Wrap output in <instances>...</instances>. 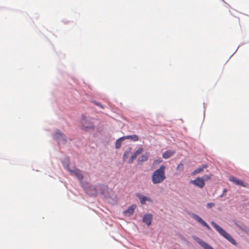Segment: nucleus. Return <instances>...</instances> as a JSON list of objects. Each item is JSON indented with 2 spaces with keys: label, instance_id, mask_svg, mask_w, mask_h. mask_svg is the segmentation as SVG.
<instances>
[{
  "label": "nucleus",
  "instance_id": "423d86ee",
  "mask_svg": "<svg viewBox=\"0 0 249 249\" xmlns=\"http://www.w3.org/2000/svg\"><path fill=\"white\" fill-rule=\"evenodd\" d=\"M192 217L195 219L197 222L200 223L202 225L205 227L209 230H211L210 227L208 224L205 222L200 217L196 214H192Z\"/></svg>",
  "mask_w": 249,
  "mask_h": 249
},
{
  "label": "nucleus",
  "instance_id": "c85d7f7f",
  "mask_svg": "<svg viewBox=\"0 0 249 249\" xmlns=\"http://www.w3.org/2000/svg\"><path fill=\"white\" fill-rule=\"evenodd\" d=\"M98 106L100 107H101L102 108H104V107H103V106L100 104V103H96V104Z\"/></svg>",
  "mask_w": 249,
  "mask_h": 249
},
{
  "label": "nucleus",
  "instance_id": "5701e85b",
  "mask_svg": "<svg viewBox=\"0 0 249 249\" xmlns=\"http://www.w3.org/2000/svg\"><path fill=\"white\" fill-rule=\"evenodd\" d=\"M143 150L142 147L139 148L134 153L137 156L139 154H141Z\"/></svg>",
  "mask_w": 249,
  "mask_h": 249
},
{
  "label": "nucleus",
  "instance_id": "393cba45",
  "mask_svg": "<svg viewBox=\"0 0 249 249\" xmlns=\"http://www.w3.org/2000/svg\"><path fill=\"white\" fill-rule=\"evenodd\" d=\"M177 169L178 170H179V171H182L183 169H184V165L183 163H179L177 167Z\"/></svg>",
  "mask_w": 249,
  "mask_h": 249
},
{
  "label": "nucleus",
  "instance_id": "f8f14e48",
  "mask_svg": "<svg viewBox=\"0 0 249 249\" xmlns=\"http://www.w3.org/2000/svg\"><path fill=\"white\" fill-rule=\"evenodd\" d=\"M136 205H135V204L132 205L131 206H129L125 211L124 212V214L127 216H130V215H132L135 209H136Z\"/></svg>",
  "mask_w": 249,
  "mask_h": 249
},
{
  "label": "nucleus",
  "instance_id": "4468645a",
  "mask_svg": "<svg viewBox=\"0 0 249 249\" xmlns=\"http://www.w3.org/2000/svg\"><path fill=\"white\" fill-rule=\"evenodd\" d=\"M99 189L101 191V193L103 195H105L108 190V187L107 185L104 184H100L98 186Z\"/></svg>",
  "mask_w": 249,
  "mask_h": 249
},
{
  "label": "nucleus",
  "instance_id": "f257e3e1",
  "mask_svg": "<svg viewBox=\"0 0 249 249\" xmlns=\"http://www.w3.org/2000/svg\"><path fill=\"white\" fill-rule=\"evenodd\" d=\"M165 166L161 165L160 168L156 170L151 176L152 183L154 184L162 183L166 178Z\"/></svg>",
  "mask_w": 249,
  "mask_h": 249
},
{
  "label": "nucleus",
  "instance_id": "7ed1b4c3",
  "mask_svg": "<svg viewBox=\"0 0 249 249\" xmlns=\"http://www.w3.org/2000/svg\"><path fill=\"white\" fill-rule=\"evenodd\" d=\"M81 129L85 131H89L94 129V125L92 122L86 116H83L81 120Z\"/></svg>",
  "mask_w": 249,
  "mask_h": 249
},
{
  "label": "nucleus",
  "instance_id": "20e7f679",
  "mask_svg": "<svg viewBox=\"0 0 249 249\" xmlns=\"http://www.w3.org/2000/svg\"><path fill=\"white\" fill-rule=\"evenodd\" d=\"M85 191L87 194L90 196H96L97 195V191L96 189L92 185H89L88 183L83 184Z\"/></svg>",
  "mask_w": 249,
  "mask_h": 249
},
{
  "label": "nucleus",
  "instance_id": "aec40b11",
  "mask_svg": "<svg viewBox=\"0 0 249 249\" xmlns=\"http://www.w3.org/2000/svg\"><path fill=\"white\" fill-rule=\"evenodd\" d=\"M207 167V165L206 164L203 165L202 167H199L198 168L196 169L193 172V174L195 175L196 174H198L202 172L204 168Z\"/></svg>",
  "mask_w": 249,
  "mask_h": 249
},
{
  "label": "nucleus",
  "instance_id": "f03ea898",
  "mask_svg": "<svg viewBox=\"0 0 249 249\" xmlns=\"http://www.w3.org/2000/svg\"><path fill=\"white\" fill-rule=\"evenodd\" d=\"M212 225L213 227L223 237H224L226 239H227L229 241H230L231 243L233 245H236V242L235 240L228 233H227L224 229L221 228L219 225H218L214 222L212 221L211 222Z\"/></svg>",
  "mask_w": 249,
  "mask_h": 249
},
{
  "label": "nucleus",
  "instance_id": "9b49d317",
  "mask_svg": "<svg viewBox=\"0 0 249 249\" xmlns=\"http://www.w3.org/2000/svg\"><path fill=\"white\" fill-rule=\"evenodd\" d=\"M152 220V215L151 214H145L142 218V221L146 224L147 226H150Z\"/></svg>",
  "mask_w": 249,
  "mask_h": 249
},
{
  "label": "nucleus",
  "instance_id": "9d476101",
  "mask_svg": "<svg viewBox=\"0 0 249 249\" xmlns=\"http://www.w3.org/2000/svg\"><path fill=\"white\" fill-rule=\"evenodd\" d=\"M196 240L204 249H213L211 246L198 237L196 238Z\"/></svg>",
  "mask_w": 249,
  "mask_h": 249
},
{
  "label": "nucleus",
  "instance_id": "1a4fd4ad",
  "mask_svg": "<svg viewBox=\"0 0 249 249\" xmlns=\"http://www.w3.org/2000/svg\"><path fill=\"white\" fill-rule=\"evenodd\" d=\"M71 173V175L73 176L76 177L79 180H82L83 176L81 172V171L78 169L75 170H71L69 171Z\"/></svg>",
  "mask_w": 249,
  "mask_h": 249
},
{
  "label": "nucleus",
  "instance_id": "6e6552de",
  "mask_svg": "<svg viewBox=\"0 0 249 249\" xmlns=\"http://www.w3.org/2000/svg\"><path fill=\"white\" fill-rule=\"evenodd\" d=\"M229 180L231 181L234 182L236 185H240L244 187H247L248 186V184L244 183L243 181L239 180L233 176L230 177Z\"/></svg>",
  "mask_w": 249,
  "mask_h": 249
},
{
  "label": "nucleus",
  "instance_id": "cd10ccee",
  "mask_svg": "<svg viewBox=\"0 0 249 249\" xmlns=\"http://www.w3.org/2000/svg\"><path fill=\"white\" fill-rule=\"evenodd\" d=\"M162 161V160L160 159L159 160H155L154 162L157 164V163H159L160 162H161Z\"/></svg>",
  "mask_w": 249,
  "mask_h": 249
},
{
  "label": "nucleus",
  "instance_id": "f3484780",
  "mask_svg": "<svg viewBox=\"0 0 249 249\" xmlns=\"http://www.w3.org/2000/svg\"><path fill=\"white\" fill-rule=\"evenodd\" d=\"M124 140V136L116 140L115 147L117 149L121 147L122 142Z\"/></svg>",
  "mask_w": 249,
  "mask_h": 249
},
{
  "label": "nucleus",
  "instance_id": "4be33fe9",
  "mask_svg": "<svg viewBox=\"0 0 249 249\" xmlns=\"http://www.w3.org/2000/svg\"><path fill=\"white\" fill-rule=\"evenodd\" d=\"M211 175H204L202 178H203L205 181H208L211 179Z\"/></svg>",
  "mask_w": 249,
  "mask_h": 249
},
{
  "label": "nucleus",
  "instance_id": "412c9836",
  "mask_svg": "<svg viewBox=\"0 0 249 249\" xmlns=\"http://www.w3.org/2000/svg\"><path fill=\"white\" fill-rule=\"evenodd\" d=\"M137 157V156L134 153H133L130 158L129 159L128 162L129 163H132L133 160L136 159Z\"/></svg>",
  "mask_w": 249,
  "mask_h": 249
},
{
  "label": "nucleus",
  "instance_id": "b1692460",
  "mask_svg": "<svg viewBox=\"0 0 249 249\" xmlns=\"http://www.w3.org/2000/svg\"><path fill=\"white\" fill-rule=\"evenodd\" d=\"M130 151H125L124 155H123V160H124L126 159V158H128V157L129 156V155L130 154Z\"/></svg>",
  "mask_w": 249,
  "mask_h": 249
},
{
  "label": "nucleus",
  "instance_id": "a878e982",
  "mask_svg": "<svg viewBox=\"0 0 249 249\" xmlns=\"http://www.w3.org/2000/svg\"><path fill=\"white\" fill-rule=\"evenodd\" d=\"M236 224L237 225L238 227H239L243 231L247 232V228L246 226H243L241 227V226H239V225H237V224Z\"/></svg>",
  "mask_w": 249,
  "mask_h": 249
},
{
  "label": "nucleus",
  "instance_id": "0eeeda50",
  "mask_svg": "<svg viewBox=\"0 0 249 249\" xmlns=\"http://www.w3.org/2000/svg\"><path fill=\"white\" fill-rule=\"evenodd\" d=\"M53 137L55 139L58 141L59 143H64L66 142V140L65 139L64 134L61 133L60 131H56L54 134Z\"/></svg>",
  "mask_w": 249,
  "mask_h": 249
},
{
  "label": "nucleus",
  "instance_id": "2eb2a0df",
  "mask_svg": "<svg viewBox=\"0 0 249 249\" xmlns=\"http://www.w3.org/2000/svg\"><path fill=\"white\" fill-rule=\"evenodd\" d=\"M137 196L139 197V198L140 199L141 203L142 204H143L145 203L146 201H150L151 199L150 198L147 197L146 196H142L141 195H138Z\"/></svg>",
  "mask_w": 249,
  "mask_h": 249
},
{
  "label": "nucleus",
  "instance_id": "39448f33",
  "mask_svg": "<svg viewBox=\"0 0 249 249\" xmlns=\"http://www.w3.org/2000/svg\"><path fill=\"white\" fill-rule=\"evenodd\" d=\"M190 183L200 188H202L205 185L204 180L199 177L197 178L195 180H190Z\"/></svg>",
  "mask_w": 249,
  "mask_h": 249
},
{
  "label": "nucleus",
  "instance_id": "dca6fc26",
  "mask_svg": "<svg viewBox=\"0 0 249 249\" xmlns=\"http://www.w3.org/2000/svg\"><path fill=\"white\" fill-rule=\"evenodd\" d=\"M124 139H130L133 142L138 141L139 139V138L137 135H128L126 136H124Z\"/></svg>",
  "mask_w": 249,
  "mask_h": 249
},
{
  "label": "nucleus",
  "instance_id": "a211bd4d",
  "mask_svg": "<svg viewBox=\"0 0 249 249\" xmlns=\"http://www.w3.org/2000/svg\"><path fill=\"white\" fill-rule=\"evenodd\" d=\"M63 166L69 171L71 170L69 168L70 161L67 158H65V160L62 161Z\"/></svg>",
  "mask_w": 249,
  "mask_h": 249
},
{
  "label": "nucleus",
  "instance_id": "bb28decb",
  "mask_svg": "<svg viewBox=\"0 0 249 249\" xmlns=\"http://www.w3.org/2000/svg\"><path fill=\"white\" fill-rule=\"evenodd\" d=\"M214 206V204L213 203H209L207 204V206L208 208H212Z\"/></svg>",
  "mask_w": 249,
  "mask_h": 249
},
{
  "label": "nucleus",
  "instance_id": "ddd939ff",
  "mask_svg": "<svg viewBox=\"0 0 249 249\" xmlns=\"http://www.w3.org/2000/svg\"><path fill=\"white\" fill-rule=\"evenodd\" d=\"M175 154V152L171 150H167L164 152L162 154V157L164 159H167L172 156H173Z\"/></svg>",
  "mask_w": 249,
  "mask_h": 249
},
{
  "label": "nucleus",
  "instance_id": "6ab92c4d",
  "mask_svg": "<svg viewBox=\"0 0 249 249\" xmlns=\"http://www.w3.org/2000/svg\"><path fill=\"white\" fill-rule=\"evenodd\" d=\"M148 158V153H146L145 154L142 155L138 159L140 161H146Z\"/></svg>",
  "mask_w": 249,
  "mask_h": 249
}]
</instances>
